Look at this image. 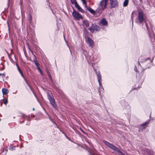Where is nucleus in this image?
Segmentation results:
<instances>
[{"label": "nucleus", "mask_w": 155, "mask_h": 155, "mask_svg": "<svg viewBox=\"0 0 155 155\" xmlns=\"http://www.w3.org/2000/svg\"><path fill=\"white\" fill-rule=\"evenodd\" d=\"M107 4V0H101L99 4L98 10L100 11H103L106 8Z\"/></svg>", "instance_id": "f257e3e1"}, {"label": "nucleus", "mask_w": 155, "mask_h": 155, "mask_svg": "<svg viewBox=\"0 0 155 155\" xmlns=\"http://www.w3.org/2000/svg\"><path fill=\"white\" fill-rule=\"evenodd\" d=\"M104 143L108 147H109L111 149L117 151L118 154L120 155H124V154L122 153L121 152L118 150L117 147L113 145L112 144L109 143L107 141H104Z\"/></svg>", "instance_id": "f03ea898"}, {"label": "nucleus", "mask_w": 155, "mask_h": 155, "mask_svg": "<svg viewBox=\"0 0 155 155\" xmlns=\"http://www.w3.org/2000/svg\"><path fill=\"white\" fill-rule=\"evenodd\" d=\"M72 14L74 17L78 20H79L80 19H82L83 18L81 14L74 10Z\"/></svg>", "instance_id": "7ed1b4c3"}, {"label": "nucleus", "mask_w": 155, "mask_h": 155, "mask_svg": "<svg viewBox=\"0 0 155 155\" xmlns=\"http://www.w3.org/2000/svg\"><path fill=\"white\" fill-rule=\"evenodd\" d=\"M138 19L140 23L142 22L144 19L143 14V12H140L138 13Z\"/></svg>", "instance_id": "20e7f679"}, {"label": "nucleus", "mask_w": 155, "mask_h": 155, "mask_svg": "<svg viewBox=\"0 0 155 155\" xmlns=\"http://www.w3.org/2000/svg\"><path fill=\"white\" fill-rule=\"evenodd\" d=\"M111 7L114 8L117 7L118 5V2L117 0H110Z\"/></svg>", "instance_id": "39448f33"}, {"label": "nucleus", "mask_w": 155, "mask_h": 155, "mask_svg": "<svg viewBox=\"0 0 155 155\" xmlns=\"http://www.w3.org/2000/svg\"><path fill=\"white\" fill-rule=\"evenodd\" d=\"M86 41L91 47H93V46L94 42L91 39L87 37L86 39Z\"/></svg>", "instance_id": "423d86ee"}, {"label": "nucleus", "mask_w": 155, "mask_h": 155, "mask_svg": "<svg viewBox=\"0 0 155 155\" xmlns=\"http://www.w3.org/2000/svg\"><path fill=\"white\" fill-rule=\"evenodd\" d=\"M74 5L75 7L78 10V11L82 13H84L85 12V11L80 7L76 2H75Z\"/></svg>", "instance_id": "0eeeda50"}, {"label": "nucleus", "mask_w": 155, "mask_h": 155, "mask_svg": "<svg viewBox=\"0 0 155 155\" xmlns=\"http://www.w3.org/2000/svg\"><path fill=\"white\" fill-rule=\"evenodd\" d=\"M48 98L51 104L54 107H56V104L54 99L51 97L50 96H49L48 97Z\"/></svg>", "instance_id": "6e6552de"}, {"label": "nucleus", "mask_w": 155, "mask_h": 155, "mask_svg": "<svg viewBox=\"0 0 155 155\" xmlns=\"http://www.w3.org/2000/svg\"><path fill=\"white\" fill-rule=\"evenodd\" d=\"M82 25L84 28L88 27L89 26V23L88 21L86 20L83 21Z\"/></svg>", "instance_id": "1a4fd4ad"}, {"label": "nucleus", "mask_w": 155, "mask_h": 155, "mask_svg": "<svg viewBox=\"0 0 155 155\" xmlns=\"http://www.w3.org/2000/svg\"><path fill=\"white\" fill-rule=\"evenodd\" d=\"M100 23L102 25H106L107 24V22L106 21V20L104 18L103 19L100 21Z\"/></svg>", "instance_id": "9d476101"}, {"label": "nucleus", "mask_w": 155, "mask_h": 155, "mask_svg": "<svg viewBox=\"0 0 155 155\" xmlns=\"http://www.w3.org/2000/svg\"><path fill=\"white\" fill-rule=\"evenodd\" d=\"M87 9L89 12L92 14H94L95 11L90 7L87 8Z\"/></svg>", "instance_id": "9b49d317"}, {"label": "nucleus", "mask_w": 155, "mask_h": 155, "mask_svg": "<svg viewBox=\"0 0 155 155\" xmlns=\"http://www.w3.org/2000/svg\"><path fill=\"white\" fill-rule=\"evenodd\" d=\"M148 122H146L145 123L142 124L141 126V127L142 128H145L147 127V125L148 124Z\"/></svg>", "instance_id": "f8f14e48"}, {"label": "nucleus", "mask_w": 155, "mask_h": 155, "mask_svg": "<svg viewBox=\"0 0 155 155\" xmlns=\"http://www.w3.org/2000/svg\"><path fill=\"white\" fill-rule=\"evenodd\" d=\"M2 92L3 94H6L8 92V90L5 88H3L2 89Z\"/></svg>", "instance_id": "ddd939ff"}, {"label": "nucleus", "mask_w": 155, "mask_h": 155, "mask_svg": "<svg viewBox=\"0 0 155 155\" xmlns=\"http://www.w3.org/2000/svg\"><path fill=\"white\" fill-rule=\"evenodd\" d=\"M128 0H125L123 2V6L124 7L128 5Z\"/></svg>", "instance_id": "4468645a"}, {"label": "nucleus", "mask_w": 155, "mask_h": 155, "mask_svg": "<svg viewBox=\"0 0 155 155\" xmlns=\"http://www.w3.org/2000/svg\"><path fill=\"white\" fill-rule=\"evenodd\" d=\"M95 26H91V28H89V29L90 30L91 32H94L95 30Z\"/></svg>", "instance_id": "2eb2a0df"}, {"label": "nucleus", "mask_w": 155, "mask_h": 155, "mask_svg": "<svg viewBox=\"0 0 155 155\" xmlns=\"http://www.w3.org/2000/svg\"><path fill=\"white\" fill-rule=\"evenodd\" d=\"M18 71H19V72H20V74H21V75L22 76L23 78H24V79L25 80V78H24V75H23V74L22 73V72H21V71L19 68V67H18Z\"/></svg>", "instance_id": "dca6fc26"}, {"label": "nucleus", "mask_w": 155, "mask_h": 155, "mask_svg": "<svg viewBox=\"0 0 155 155\" xmlns=\"http://www.w3.org/2000/svg\"><path fill=\"white\" fill-rule=\"evenodd\" d=\"M3 102L5 104H6L8 102V100L7 99H4L3 100Z\"/></svg>", "instance_id": "f3484780"}, {"label": "nucleus", "mask_w": 155, "mask_h": 155, "mask_svg": "<svg viewBox=\"0 0 155 155\" xmlns=\"http://www.w3.org/2000/svg\"><path fill=\"white\" fill-rule=\"evenodd\" d=\"M83 4L84 5V6L86 7V2L85 0H81Z\"/></svg>", "instance_id": "a211bd4d"}, {"label": "nucleus", "mask_w": 155, "mask_h": 155, "mask_svg": "<svg viewBox=\"0 0 155 155\" xmlns=\"http://www.w3.org/2000/svg\"><path fill=\"white\" fill-rule=\"evenodd\" d=\"M95 30L96 31H98L100 29L97 26H95Z\"/></svg>", "instance_id": "6ab92c4d"}, {"label": "nucleus", "mask_w": 155, "mask_h": 155, "mask_svg": "<svg viewBox=\"0 0 155 155\" xmlns=\"http://www.w3.org/2000/svg\"><path fill=\"white\" fill-rule=\"evenodd\" d=\"M38 70L39 71V72H40V73L41 74V69H40V68H38Z\"/></svg>", "instance_id": "aec40b11"}, {"label": "nucleus", "mask_w": 155, "mask_h": 155, "mask_svg": "<svg viewBox=\"0 0 155 155\" xmlns=\"http://www.w3.org/2000/svg\"><path fill=\"white\" fill-rule=\"evenodd\" d=\"M98 80L99 81V83H100V82L99 81V78H98Z\"/></svg>", "instance_id": "412c9836"}, {"label": "nucleus", "mask_w": 155, "mask_h": 155, "mask_svg": "<svg viewBox=\"0 0 155 155\" xmlns=\"http://www.w3.org/2000/svg\"><path fill=\"white\" fill-rule=\"evenodd\" d=\"M4 75V74H0V76L1 75Z\"/></svg>", "instance_id": "4be33fe9"}, {"label": "nucleus", "mask_w": 155, "mask_h": 155, "mask_svg": "<svg viewBox=\"0 0 155 155\" xmlns=\"http://www.w3.org/2000/svg\"><path fill=\"white\" fill-rule=\"evenodd\" d=\"M1 120V119H0V121Z\"/></svg>", "instance_id": "5701e85b"}]
</instances>
